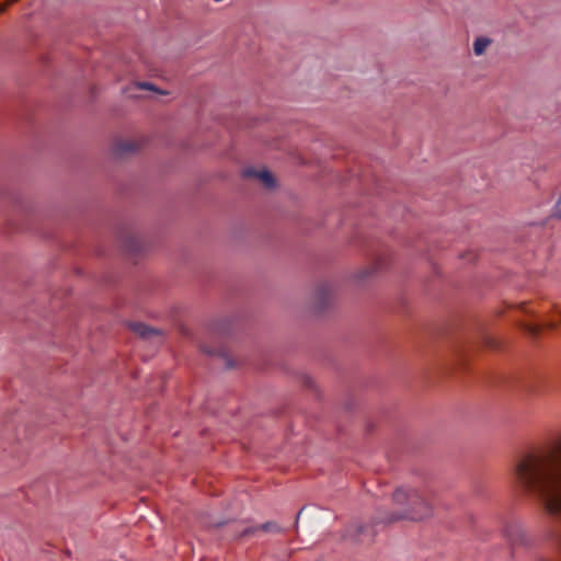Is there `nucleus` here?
Segmentation results:
<instances>
[{"mask_svg":"<svg viewBox=\"0 0 561 561\" xmlns=\"http://www.w3.org/2000/svg\"><path fill=\"white\" fill-rule=\"evenodd\" d=\"M517 483L542 505L549 535L561 546V440L550 449L523 457L515 467Z\"/></svg>","mask_w":561,"mask_h":561,"instance_id":"nucleus-1","label":"nucleus"},{"mask_svg":"<svg viewBox=\"0 0 561 561\" xmlns=\"http://www.w3.org/2000/svg\"><path fill=\"white\" fill-rule=\"evenodd\" d=\"M392 501L397 506H400V511L382 517L380 523H391L400 519L422 520L433 513L431 494L426 490L400 486L393 492Z\"/></svg>","mask_w":561,"mask_h":561,"instance_id":"nucleus-2","label":"nucleus"},{"mask_svg":"<svg viewBox=\"0 0 561 561\" xmlns=\"http://www.w3.org/2000/svg\"><path fill=\"white\" fill-rule=\"evenodd\" d=\"M334 536H337L340 542L357 545L366 540L370 541L375 536V530L369 525L352 523L341 534H334Z\"/></svg>","mask_w":561,"mask_h":561,"instance_id":"nucleus-3","label":"nucleus"},{"mask_svg":"<svg viewBox=\"0 0 561 561\" xmlns=\"http://www.w3.org/2000/svg\"><path fill=\"white\" fill-rule=\"evenodd\" d=\"M503 534L512 545H525L527 542L526 533L520 523L516 520L506 522Z\"/></svg>","mask_w":561,"mask_h":561,"instance_id":"nucleus-4","label":"nucleus"},{"mask_svg":"<svg viewBox=\"0 0 561 561\" xmlns=\"http://www.w3.org/2000/svg\"><path fill=\"white\" fill-rule=\"evenodd\" d=\"M332 298V286L330 284H321L314 294L316 304L319 310L329 306Z\"/></svg>","mask_w":561,"mask_h":561,"instance_id":"nucleus-5","label":"nucleus"},{"mask_svg":"<svg viewBox=\"0 0 561 561\" xmlns=\"http://www.w3.org/2000/svg\"><path fill=\"white\" fill-rule=\"evenodd\" d=\"M243 174L244 176L259 179L266 187H273L275 184L272 173L267 170L257 171L255 169L249 168L244 170Z\"/></svg>","mask_w":561,"mask_h":561,"instance_id":"nucleus-6","label":"nucleus"},{"mask_svg":"<svg viewBox=\"0 0 561 561\" xmlns=\"http://www.w3.org/2000/svg\"><path fill=\"white\" fill-rule=\"evenodd\" d=\"M130 329L142 339L159 337L160 333L158 330L150 328L144 323L136 322L130 324Z\"/></svg>","mask_w":561,"mask_h":561,"instance_id":"nucleus-7","label":"nucleus"},{"mask_svg":"<svg viewBox=\"0 0 561 561\" xmlns=\"http://www.w3.org/2000/svg\"><path fill=\"white\" fill-rule=\"evenodd\" d=\"M139 148V144L133 140H123L116 144L117 153L134 152Z\"/></svg>","mask_w":561,"mask_h":561,"instance_id":"nucleus-8","label":"nucleus"},{"mask_svg":"<svg viewBox=\"0 0 561 561\" xmlns=\"http://www.w3.org/2000/svg\"><path fill=\"white\" fill-rule=\"evenodd\" d=\"M491 41L485 37H479L473 43V51L477 56L482 55L486 47L490 45Z\"/></svg>","mask_w":561,"mask_h":561,"instance_id":"nucleus-9","label":"nucleus"},{"mask_svg":"<svg viewBox=\"0 0 561 561\" xmlns=\"http://www.w3.org/2000/svg\"><path fill=\"white\" fill-rule=\"evenodd\" d=\"M259 530H263L265 533H280L282 528L275 522H266L259 526Z\"/></svg>","mask_w":561,"mask_h":561,"instance_id":"nucleus-10","label":"nucleus"},{"mask_svg":"<svg viewBox=\"0 0 561 561\" xmlns=\"http://www.w3.org/2000/svg\"><path fill=\"white\" fill-rule=\"evenodd\" d=\"M378 270L377 266H373V267H365L363 270H360L357 274H356V278L358 280H362V279H365L366 277H368L369 275L376 273Z\"/></svg>","mask_w":561,"mask_h":561,"instance_id":"nucleus-11","label":"nucleus"},{"mask_svg":"<svg viewBox=\"0 0 561 561\" xmlns=\"http://www.w3.org/2000/svg\"><path fill=\"white\" fill-rule=\"evenodd\" d=\"M523 329L529 333L530 335H537L540 331V327L537 325V324H529V323H525L523 324Z\"/></svg>","mask_w":561,"mask_h":561,"instance_id":"nucleus-12","label":"nucleus"},{"mask_svg":"<svg viewBox=\"0 0 561 561\" xmlns=\"http://www.w3.org/2000/svg\"><path fill=\"white\" fill-rule=\"evenodd\" d=\"M259 531V526H251V527H247L245 529H243L239 537H249V536H253L255 535L256 533Z\"/></svg>","mask_w":561,"mask_h":561,"instance_id":"nucleus-13","label":"nucleus"},{"mask_svg":"<svg viewBox=\"0 0 561 561\" xmlns=\"http://www.w3.org/2000/svg\"><path fill=\"white\" fill-rule=\"evenodd\" d=\"M138 88H140L142 90H156L154 87L148 82L138 83Z\"/></svg>","mask_w":561,"mask_h":561,"instance_id":"nucleus-14","label":"nucleus"},{"mask_svg":"<svg viewBox=\"0 0 561 561\" xmlns=\"http://www.w3.org/2000/svg\"><path fill=\"white\" fill-rule=\"evenodd\" d=\"M554 216L561 218V201H559L556 206Z\"/></svg>","mask_w":561,"mask_h":561,"instance_id":"nucleus-15","label":"nucleus"},{"mask_svg":"<svg viewBox=\"0 0 561 561\" xmlns=\"http://www.w3.org/2000/svg\"><path fill=\"white\" fill-rule=\"evenodd\" d=\"M4 10H5V4L0 3V13L4 12Z\"/></svg>","mask_w":561,"mask_h":561,"instance_id":"nucleus-16","label":"nucleus"},{"mask_svg":"<svg viewBox=\"0 0 561 561\" xmlns=\"http://www.w3.org/2000/svg\"><path fill=\"white\" fill-rule=\"evenodd\" d=\"M541 561H559V560H553V559H543Z\"/></svg>","mask_w":561,"mask_h":561,"instance_id":"nucleus-17","label":"nucleus"},{"mask_svg":"<svg viewBox=\"0 0 561 561\" xmlns=\"http://www.w3.org/2000/svg\"><path fill=\"white\" fill-rule=\"evenodd\" d=\"M204 352L209 353V354L211 353V352H210L209 350H207V348H204Z\"/></svg>","mask_w":561,"mask_h":561,"instance_id":"nucleus-18","label":"nucleus"},{"mask_svg":"<svg viewBox=\"0 0 561 561\" xmlns=\"http://www.w3.org/2000/svg\"><path fill=\"white\" fill-rule=\"evenodd\" d=\"M8 1H9V2H11V3H14V2H16L18 0H8Z\"/></svg>","mask_w":561,"mask_h":561,"instance_id":"nucleus-19","label":"nucleus"}]
</instances>
